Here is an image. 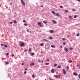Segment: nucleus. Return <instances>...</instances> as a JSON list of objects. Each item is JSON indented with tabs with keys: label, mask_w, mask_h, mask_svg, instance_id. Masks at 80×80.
<instances>
[{
	"label": "nucleus",
	"mask_w": 80,
	"mask_h": 80,
	"mask_svg": "<svg viewBox=\"0 0 80 80\" xmlns=\"http://www.w3.org/2000/svg\"><path fill=\"white\" fill-rule=\"evenodd\" d=\"M21 0V2L22 4L24 6H25V2H24L23 1V0Z\"/></svg>",
	"instance_id": "1"
},
{
	"label": "nucleus",
	"mask_w": 80,
	"mask_h": 80,
	"mask_svg": "<svg viewBox=\"0 0 80 80\" xmlns=\"http://www.w3.org/2000/svg\"><path fill=\"white\" fill-rule=\"evenodd\" d=\"M62 71L63 74L64 75H66V71H65V70H64V69H62Z\"/></svg>",
	"instance_id": "2"
},
{
	"label": "nucleus",
	"mask_w": 80,
	"mask_h": 80,
	"mask_svg": "<svg viewBox=\"0 0 80 80\" xmlns=\"http://www.w3.org/2000/svg\"><path fill=\"white\" fill-rule=\"evenodd\" d=\"M38 25H40V27H42V24H41V22H38Z\"/></svg>",
	"instance_id": "3"
},
{
	"label": "nucleus",
	"mask_w": 80,
	"mask_h": 80,
	"mask_svg": "<svg viewBox=\"0 0 80 80\" xmlns=\"http://www.w3.org/2000/svg\"><path fill=\"white\" fill-rule=\"evenodd\" d=\"M54 76L55 78H58L60 77L58 75H54Z\"/></svg>",
	"instance_id": "4"
},
{
	"label": "nucleus",
	"mask_w": 80,
	"mask_h": 80,
	"mask_svg": "<svg viewBox=\"0 0 80 80\" xmlns=\"http://www.w3.org/2000/svg\"><path fill=\"white\" fill-rule=\"evenodd\" d=\"M64 50L66 52H68V48H64Z\"/></svg>",
	"instance_id": "5"
},
{
	"label": "nucleus",
	"mask_w": 80,
	"mask_h": 80,
	"mask_svg": "<svg viewBox=\"0 0 80 80\" xmlns=\"http://www.w3.org/2000/svg\"><path fill=\"white\" fill-rule=\"evenodd\" d=\"M54 71H55V69H52L51 71V73H54Z\"/></svg>",
	"instance_id": "6"
},
{
	"label": "nucleus",
	"mask_w": 80,
	"mask_h": 80,
	"mask_svg": "<svg viewBox=\"0 0 80 80\" xmlns=\"http://www.w3.org/2000/svg\"><path fill=\"white\" fill-rule=\"evenodd\" d=\"M20 46L22 47V46H24V43L23 42H22L20 44Z\"/></svg>",
	"instance_id": "7"
},
{
	"label": "nucleus",
	"mask_w": 80,
	"mask_h": 80,
	"mask_svg": "<svg viewBox=\"0 0 80 80\" xmlns=\"http://www.w3.org/2000/svg\"><path fill=\"white\" fill-rule=\"evenodd\" d=\"M35 65V63L34 62H32L30 64V66H32V65Z\"/></svg>",
	"instance_id": "8"
},
{
	"label": "nucleus",
	"mask_w": 80,
	"mask_h": 80,
	"mask_svg": "<svg viewBox=\"0 0 80 80\" xmlns=\"http://www.w3.org/2000/svg\"><path fill=\"white\" fill-rule=\"evenodd\" d=\"M73 75H75V76H77L78 75L77 73L76 72H73Z\"/></svg>",
	"instance_id": "9"
},
{
	"label": "nucleus",
	"mask_w": 80,
	"mask_h": 80,
	"mask_svg": "<svg viewBox=\"0 0 80 80\" xmlns=\"http://www.w3.org/2000/svg\"><path fill=\"white\" fill-rule=\"evenodd\" d=\"M51 47H52V48H55V46L53 45H51Z\"/></svg>",
	"instance_id": "10"
},
{
	"label": "nucleus",
	"mask_w": 80,
	"mask_h": 80,
	"mask_svg": "<svg viewBox=\"0 0 80 80\" xmlns=\"http://www.w3.org/2000/svg\"><path fill=\"white\" fill-rule=\"evenodd\" d=\"M55 16H57L58 17H59V16H60V15H59V14H58V13H56L55 15Z\"/></svg>",
	"instance_id": "11"
},
{
	"label": "nucleus",
	"mask_w": 80,
	"mask_h": 80,
	"mask_svg": "<svg viewBox=\"0 0 80 80\" xmlns=\"http://www.w3.org/2000/svg\"><path fill=\"white\" fill-rule=\"evenodd\" d=\"M52 22H53V23H57V22L55 21L54 20H52Z\"/></svg>",
	"instance_id": "12"
},
{
	"label": "nucleus",
	"mask_w": 80,
	"mask_h": 80,
	"mask_svg": "<svg viewBox=\"0 0 80 80\" xmlns=\"http://www.w3.org/2000/svg\"><path fill=\"white\" fill-rule=\"evenodd\" d=\"M35 54V53L34 52H32L31 53V56H33L34 54Z\"/></svg>",
	"instance_id": "13"
},
{
	"label": "nucleus",
	"mask_w": 80,
	"mask_h": 80,
	"mask_svg": "<svg viewBox=\"0 0 80 80\" xmlns=\"http://www.w3.org/2000/svg\"><path fill=\"white\" fill-rule=\"evenodd\" d=\"M13 23H17V21H16V20H13Z\"/></svg>",
	"instance_id": "14"
},
{
	"label": "nucleus",
	"mask_w": 80,
	"mask_h": 80,
	"mask_svg": "<svg viewBox=\"0 0 80 80\" xmlns=\"http://www.w3.org/2000/svg\"><path fill=\"white\" fill-rule=\"evenodd\" d=\"M49 32H50V33H53V31L52 30H50L49 31Z\"/></svg>",
	"instance_id": "15"
},
{
	"label": "nucleus",
	"mask_w": 80,
	"mask_h": 80,
	"mask_svg": "<svg viewBox=\"0 0 80 80\" xmlns=\"http://www.w3.org/2000/svg\"><path fill=\"white\" fill-rule=\"evenodd\" d=\"M57 67L58 68H61V66L58 65L57 66Z\"/></svg>",
	"instance_id": "16"
},
{
	"label": "nucleus",
	"mask_w": 80,
	"mask_h": 80,
	"mask_svg": "<svg viewBox=\"0 0 80 80\" xmlns=\"http://www.w3.org/2000/svg\"><path fill=\"white\" fill-rule=\"evenodd\" d=\"M76 36H77V37H78V36H80V34H79V33H78L77 34Z\"/></svg>",
	"instance_id": "17"
},
{
	"label": "nucleus",
	"mask_w": 80,
	"mask_h": 80,
	"mask_svg": "<svg viewBox=\"0 0 80 80\" xmlns=\"http://www.w3.org/2000/svg\"><path fill=\"white\" fill-rule=\"evenodd\" d=\"M32 76L33 78V79L35 78V75H32Z\"/></svg>",
	"instance_id": "18"
},
{
	"label": "nucleus",
	"mask_w": 80,
	"mask_h": 80,
	"mask_svg": "<svg viewBox=\"0 0 80 80\" xmlns=\"http://www.w3.org/2000/svg\"><path fill=\"white\" fill-rule=\"evenodd\" d=\"M4 47H6V48H7V47H8V46H7V45H4Z\"/></svg>",
	"instance_id": "19"
},
{
	"label": "nucleus",
	"mask_w": 80,
	"mask_h": 80,
	"mask_svg": "<svg viewBox=\"0 0 80 80\" xmlns=\"http://www.w3.org/2000/svg\"><path fill=\"white\" fill-rule=\"evenodd\" d=\"M43 23H45V24L47 23V22H45V21H43Z\"/></svg>",
	"instance_id": "20"
},
{
	"label": "nucleus",
	"mask_w": 80,
	"mask_h": 80,
	"mask_svg": "<svg viewBox=\"0 0 80 80\" xmlns=\"http://www.w3.org/2000/svg\"><path fill=\"white\" fill-rule=\"evenodd\" d=\"M45 65H49V63L47 62L46 63Z\"/></svg>",
	"instance_id": "21"
},
{
	"label": "nucleus",
	"mask_w": 80,
	"mask_h": 80,
	"mask_svg": "<svg viewBox=\"0 0 80 80\" xmlns=\"http://www.w3.org/2000/svg\"><path fill=\"white\" fill-rule=\"evenodd\" d=\"M52 13L54 15H55V12H54L53 11L52 12Z\"/></svg>",
	"instance_id": "22"
},
{
	"label": "nucleus",
	"mask_w": 80,
	"mask_h": 80,
	"mask_svg": "<svg viewBox=\"0 0 80 80\" xmlns=\"http://www.w3.org/2000/svg\"><path fill=\"white\" fill-rule=\"evenodd\" d=\"M69 63H72V60H70L69 61Z\"/></svg>",
	"instance_id": "23"
},
{
	"label": "nucleus",
	"mask_w": 80,
	"mask_h": 80,
	"mask_svg": "<svg viewBox=\"0 0 80 80\" xmlns=\"http://www.w3.org/2000/svg\"><path fill=\"white\" fill-rule=\"evenodd\" d=\"M49 39H50V40H52V37H50Z\"/></svg>",
	"instance_id": "24"
},
{
	"label": "nucleus",
	"mask_w": 80,
	"mask_h": 80,
	"mask_svg": "<svg viewBox=\"0 0 80 80\" xmlns=\"http://www.w3.org/2000/svg\"><path fill=\"white\" fill-rule=\"evenodd\" d=\"M43 40H44V41H45L46 42H47V41H48V40H47V39H43Z\"/></svg>",
	"instance_id": "25"
},
{
	"label": "nucleus",
	"mask_w": 80,
	"mask_h": 80,
	"mask_svg": "<svg viewBox=\"0 0 80 80\" xmlns=\"http://www.w3.org/2000/svg\"><path fill=\"white\" fill-rule=\"evenodd\" d=\"M43 43H42L40 44V46H43Z\"/></svg>",
	"instance_id": "26"
},
{
	"label": "nucleus",
	"mask_w": 80,
	"mask_h": 80,
	"mask_svg": "<svg viewBox=\"0 0 80 80\" xmlns=\"http://www.w3.org/2000/svg\"><path fill=\"white\" fill-rule=\"evenodd\" d=\"M28 49H26L24 50V52H27L28 51Z\"/></svg>",
	"instance_id": "27"
},
{
	"label": "nucleus",
	"mask_w": 80,
	"mask_h": 80,
	"mask_svg": "<svg viewBox=\"0 0 80 80\" xmlns=\"http://www.w3.org/2000/svg\"><path fill=\"white\" fill-rule=\"evenodd\" d=\"M5 63H6V64H8V62H5Z\"/></svg>",
	"instance_id": "28"
},
{
	"label": "nucleus",
	"mask_w": 80,
	"mask_h": 80,
	"mask_svg": "<svg viewBox=\"0 0 80 80\" xmlns=\"http://www.w3.org/2000/svg\"><path fill=\"white\" fill-rule=\"evenodd\" d=\"M56 66H57V64H55L54 65V67H56Z\"/></svg>",
	"instance_id": "29"
},
{
	"label": "nucleus",
	"mask_w": 80,
	"mask_h": 80,
	"mask_svg": "<svg viewBox=\"0 0 80 80\" xmlns=\"http://www.w3.org/2000/svg\"><path fill=\"white\" fill-rule=\"evenodd\" d=\"M77 15H75L74 17V18H77Z\"/></svg>",
	"instance_id": "30"
},
{
	"label": "nucleus",
	"mask_w": 80,
	"mask_h": 80,
	"mask_svg": "<svg viewBox=\"0 0 80 80\" xmlns=\"http://www.w3.org/2000/svg\"><path fill=\"white\" fill-rule=\"evenodd\" d=\"M24 25L25 26H27V25H28L27 24V23H24Z\"/></svg>",
	"instance_id": "31"
},
{
	"label": "nucleus",
	"mask_w": 80,
	"mask_h": 80,
	"mask_svg": "<svg viewBox=\"0 0 80 80\" xmlns=\"http://www.w3.org/2000/svg\"><path fill=\"white\" fill-rule=\"evenodd\" d=\"M68 12V10H65V12H66V13H67V12Z\"/></svg>",
	"instance_id": "32"
},
{
	"label": "nucleus",
	"mask_w": 80,
	"mask_h": 80,
	"mask_svg": "<svg viewBox=\"0 0 80 80\" xmlns=\"http://www.w3.org/2000/svg\"><path fill=\"white\" fill-rule=\"evenodd\" d=\"M62 40H65V38H62Z\"/></svg>",
	"instance_id": "33"
},
{
	"label": "nucleus",
	"mask_w": 80,
	"mask_h": 80,
	"mask_svg": "<svg viewBox=\"0 0 80 80\" xmlns=\"http://www.w3.org/2000/svg\"><path fill=\"white\" fill-rule=\"evenodd\" d=\"M24 75H26V73H27V72L26 71L24 72Z\"/></svg>",
	"instance_id": "34"
},
{
	"label": "nucleus",
	"mask_w": 80,
	"mask_h": 80,
	"mask_svg": "<svg viewBox=\"0 0 80 80\" xmlns=\"http://www.w3.org/2000/svg\"><path fill=\"white\" fill-rule=\"evenodd\" d=\"M29 52H30V51H31V48H29Z\"/></svg>",
	"instance_id": "35"
},
{
	"label": "nucleus",
	"mask_w": 80,
	"mask_h": 80,
	"mask_svg": "<svg viewBox=\"0 0 80 80\" xmlns=\"http://www.w3.org/2000/svg\"><path fill=\"white\" fill-rule=\"evenodd\" d=\"M69 68V67H68V66H67V70H68Z\"/></svg>",
	"instance_id": "36"
},
{
	"label": "nucleus",
	"mask_w": 80,
	"mask_h": 80,
	"mask_svg": "<svg viewBox=\"0 0 80 80\" xmlns=\"http://www.w3.org/2000/svg\"><path fill=\"white\" fill-rule=\"evenodd\" d=\"M72 11H73V12H75V10L74 9H72Z\"/></svg>",
	"instance_id": "37"
},
{
	"label": "nucleus",
	"mask_w": 80,
	"mask_h": 80,
	"mask_svg": "<svg viewBox=\"0 0 80 80\" xmlns=\"http://www.w3.org/2000/svg\"><path fill=\"white\" fill-rule=\"evenodd\" d=\"M12 57H14V54H12L11 55Z\"/></svg>",
	"instance_id": "38"
},
{
	"label": "nucleus",
	"mask_w": 80,
	"mask_h": 80,
	"mask_svg": "<svg viewBox=\"0 0 80 80\" xmlns=\"http://www.w3.org/2000/svg\"><path fill=\"white\" fill-rule=\"evenodd\" d=\"M49 78L50 80H53V79L52 78Z\"/></svg>",
	"instance_id": "39"
},
{
	"label": "nucleus",
	"mask_w": 80,
	"mask_h": 80,
	"mask_svg": "<svg viewBox=\"0 0 80 80\" xmlns=\"http://www.w3.org/2000/svg\"><path fill=\"white\" fill-rule=\"evenodd\" d=\"M79 66H80V64H78L77 65V67H78Z\"/></svg>",
	"instance_id": "40"
},
{
	"label": "nucleus",
	"mask_w": 80,
	"mask_h": 80,
	"mask_svg": "<svg viewBox=\"0 0 80 80\" xmlns=\"http://www.w3.org/2000/svg\"><path fill=\"white\" fill-rule=\"evenodd\" d=\"M69 49H70V50H72L73 48H69Z\"/></svg>",
	"instance_id": "41"
},
{
	"label": "nucleus",
	"mask_w": 80,
	"mask_h": 80,
	"mask_svg": "<svg viewBox=\"0 0 80 80\" xmlns=\"http://www.w3.org/2000/svg\"><path fill=\"white\" fill-rule=\"evenodd\" d=\"M23 22L25 23V22H26V21H25V20H23Z\"/></svg>",
	"instance_id": "42"
},
{
	"label": "nucleus",
	"mask_w": 80,
	"mask_h": 80,
	"mask_svg": "<svg viewBox=\"0 0 80 80\" xmlns=\"http://www.w3.org/2000/svg\"><path fill=\"white\" fill-rule=\"evenodd\" d=\"M13 23V22H10V24H12V23Z\"/></svg>",
	"instance_id": "43"
},
{
	"label": "nucleus",
	"mask_w": 80,
	"mask_h": 80,
	"mask_svg": "<svg viewBox=\"0 0 80 80\" xmlns=\"http://www.w3.org/2000/svg\"><path fill=\"white\" fill-rule=\"evenodd\" d=\"M63 45H66V43L65 42H63Z\"/></svg>",
	"instance_id": "44"
},
{
	"label": "nucleus",
	"mask_w": 80,
	"mask_h": 80,
	"mask_svg": "<svg viewBox=\"0 0 80 80\" xmlns=\"http://www.w3.org/2000/svg\"><path fill=\"white\" fill-rule=\"evenodd\" d=\"M38 62H39L40 63V62H41V61L40 60H38Z\"/></svg>",
	"instance_id": "45"
},
{
	"label": "nucleus",
	"mask_w": 80,
	"mask_h": 80,
	"mask_svg": "<svg viewBox=\"0 0 80 80\" xmlns=\"http://www.w3.org/2000/svg\"><path fill=\"white\" fill-rule=\"evenodd\" d=\"M27 31L28 32H29V30L28 29H27Z\"/></svg>",
	"instance_id": "46"
},
{
	"label": "nucleus",
	"mask_w": 80,
	"mask_h": 80,
	"mask_svg": "<svg viewBox=\"0 0 80 80\" xmlns=\"http://www.w3.org/2000/svg\"><path fill=\"white\" fill-rule=\"evenodd\" d=\"M60 8H63V6H60Z\"/></svg>",
	"instance_id": "47"
},
{
	"label": "nucleus",
	"mask_w": 80,
	"mask_h": 80,
	"mask_svg": "<svg viewBox=\"0 0 80 80\" xmlns=\"http://www.w3.org/2000/svg\"><path fill=\"white\" fill-rule=\"evenodd\" d=\"M6 55H9V53L8 52H7L6 53Z\"/></svg>",
	"instance_id": "48"
},
{
	"label": "nucleus",
	"mask_w": 80,
	"mask_h": 80,
	"mask_svg": "<svg viewBox=\"0 0 80 80\" xmlns=\"http://www.w3.org/2000/svg\"><path fill=\"white\" fill-rule=\"evenodd\" d=\"M41 7L43 8V5L41 6Z\"/></svg>",
	"instance_id": "49"
},
{
	"label": "nucleus",
	"mask_w": 80,
	"mask_h": 80,
	"mask_svg": "<svg viewBox=\"0 0 80 80\" xmlns=\"http://www.w3.org/2000/svg\"><path fill=\"white\" fill-rule=\"evenodd\" d=\"M3 44H1V47H3Z\"/></svg>",
	"instance_id": "50"
},
{
	"label": "nucleus",
	"mask_w": 80,
	"mask_h": 80,
	"mask_svg": "<svg viewBox=\"0 0 80 80\" xmlns=\"http://www.w3.org/2000/svg\"><path fill=\"white\" fill-rule=\"evenodd\" d=\"M25 71H26L27 70V68L25 69Z\"/></svg>",
	"instance_id": "51"
},
{
	"label": "nucleus",
	"mask_w": 80,
	"mask_h": 80,
	"mask_svg": "<svg viewBox=\"0 0 80 80\" xmlns=\"http://www.w3.org/2000/svg\"><path fill=\"white\" fill-rule=\"evenodd\" d=\"M22 65H24V63H22Z\"/></svg>",
	"instance_id": "52"
},
{
	"label": "nucleus",
	"mask_w": 80,
	"mask_h": 80,
	"mask_svg": "<svg viewBox=\"0 0 80 80\" xmlns=\"http://www.w3.org/2000/svg\"><path fill=\"white\" fill-rule=\"evenodd\" d=\"M69 18H72V16H70L69 17Z\"/></svg>",
	"instance_id": "53"
},
{
	"label": "nucleus",
	"mask_w": 80,
	"mask_h": 80,
	"mask_svg": "<svg viewBox=\"0 0 80 80\" xmlns=\"http://www.w3.org/2000/svg\"><path fill=\"white\" fill-rule=\"evenodd\" d=\"M77 0V1H78L79 2H80V0Z\"/></svg>",
	"instance_id": "54"
},
{
	"label": "nucleus",
	"mask_w": 80,
	"mask_h": 80,
	"mask_svg": "<svg viewBox=\"0 0 80 80\" xmlns=\"http://www.w3.org/2000/svg\"><path fill=\"white\" fill-rule=\"evenodd\" d=\"M10 4L11 5H12V2H11V3H10Z\"/></svg>",
	"instance_id": "55"
},
{
	"label": "nucleus",
	"mask_w": 80,
	"mask_h": 80,
	"mask_svg": "<svg viewBox=\"0 0 80 80\" xmlns=\"http://www.w3.org/2000/svg\"><path fill=\"white\" fill-rule=\"evenodd\" d=\"M60 47H61V48H62V46H61Z\"/></svg>",
	"instance_id": "56"
},
{
	"label": "nucleus",
	"mask_w": 80,
	"mask_h": 80,
	"mask_svg": "<svg viewBox=\"0 0 80 80\" xmlns=\"http://www.w3.org/2000/svg\"><path fill=\"white\" fill-rule=\"evenodd\" d=\"M47 61H49V60L48 59H47Z\"/></svg>",
	"instance_id": "57"
},
{
	"label": "nucleus",
	"mask_w": 80,
	"mask_h": 80,
	"mask_svg": "<svg viewBox=\"0 0 80 80\" xmlns=\"http://www.w3.org/2000/svg\"><path fill=\"white\" fill-rule=\"evenodd\" d=\"M42 63H43V60H42Z\"/></svg>",
	"instance_id": "58"
},
{
	"label": "nucleus",
	"mask_w": 80,
	"mask_h": 80,
	"mask_svg": "<svg viewBox=\"0 0 80 80\" xmlns=\"http://www.w3.org/2000/svg\"><path fill=\"white\" fill-rule=\"evenodd\" d=\"M75 32H74V33H73L74 35H75Z\"/></svg>",
	"instance_id": "59"
},
{
	"label": "nucleus",
	"mask_w": 80,
	"mask_h": 80,
	"mask_svg": "<svg viewBox=\"0 0 80 80\" xmlns=\"http://www.w3.org/2000/svg\"><path fill=\"white\" fill-rule=\"evenodd\" d=\"M39 32H41V31H39Z\"/></svg>",
	"instance_id": "60"
},
{
	"label": "nucleus",
	"mask_w": 80,
	"mask_h": 80,
	"mask_svg": "<svg viewBox=\"0 0 80 80\" xmlns=\"http://www.w3.org/2000/svg\"><path fill=\"white\" fill-rule=\"evenodd\" d=\"M68 37H69V36H68Z\"/></svg>",
	"instance_id": "61"
},
{
	"label": "nucleus",
	"mask_w": 80,
	"mask_h": 80,
	"mask_svg": "<svg viewBox=\"0 0 80 80\" xmlns=\"http://www.w3.org/2000/svg\"><path fill=\"white\" fill-rule=\"evenodd\" d=\"M30 33H31V31H30Z\"/></svg>",
	"instance_id": "62"
},
{
	"label": "nucleus",
	"mask_w": 80,
	"mask_h": 80,
	"mask_svg": "<svg viewBox=\"0 0 80 80\" xmlns=\"http://www.w3.org/2000/svg\"><path fill=\"white\" fill-rule=\"evenodd\" d=\"M79 68H80V66L79 67Z\"/></svg>",
	"instance_id": "63"
},
{
	"label": "nucleus",
	"mask_w": 80,
	"mask_h": 80,
	"mask_svg": "<svg viewBox=\"0 0 80 80\" xmlns=\"http://www.w3.org/2000/svg\"><path fill=\"white\" fill-rule=\"evenodd\" d=\"M41 53H43V52H41Z\"/></svg>",
	"instance_id": "64"
}]
</instances>
